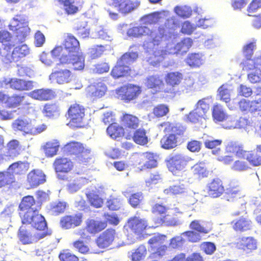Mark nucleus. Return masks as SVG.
<instances>
[{
  "label": "nucleus",
  "mask_w": 261,
  "mask_h": 261,
  "mask_svg": "<svg viewBox=\"0 0 261 261\" xmlns=\"http://www.w3.org/2000/svg\"><path fill=\"white\" fill-rule=\"evenodd\" d=\"M164 132L165 134L160 140L161 147L167 150L176 147L178 142L183 139L186 128L180 124L166 123Z\"/></svg>",
  "instance_id": "f257e3e1"
},
{
  "label": "nucleus",
  "mask_w": 261,
  "mask_h": 261,
  "mask_svg": "<svg viewBox=\"0 0 261 261\" xmlns=\"http://www.w3.org/2000/svg\"><path fill=\"white\" fill-rule=\"evenodd\" d=\"M138 57L137 53L131 52L124 54L117 60L116 64L113 67L111 75L114 79L127 76L130 74V64L136 60Z\"/></svg>",
  "instance_id": "f03ea898"
},
{
  "label": "nucleus",
  "mask_w": 261,
  "mask_h": 261,
  "mask_svg": "<svg viewBox=\"0 0 261 261\" xmlns=\"http://www.w3.org/2000/svg\"><path fill=\"white\" fill-rule=\"evenodd\" d=\"M18 216L21 225H30L37 231H44L47 229L45 218L39 213L38 210L18 211Z\"/></svg>",
  "instance_id": "7ed1b4c3"
},
{
  "label": "nucleus",
  "mask_w": 261,
  "mask_h": 261,
  "mask_svg": "<svg viewBox=\"0 0 261 261\" xmlns=\"http://www.w3.org/2000/svg\"><path fill=\"white\" fill-rule=\"evenodd\" d=\"M133 160V165L140 171L155 168L158 165L156 155L151 152L136 153Z\"/></svg>",
  "instance_id": "20e7f679"
},
{
  "label": "nucleus",
  "mask_w": 261,
  "mask_h": 261,
  "mask_svg": "<svg viewBox=\"0 0 261 261\" xmlns=\"http://www.w3.org/2000/svg\"><path fill=\"white\" fill-rule=\"evenodd\" d=\"M12 127L16 131H20L23 135H37L44 131L46 126L45 124L34 126L27 119L17 118L12 123Z\"/></svg>",
  "instance_id": "39448f33"
},
{
  "label": "nucleus",
  "mask_w": 261,
  "mask_h": 261,
  "mask_svg": "<svg viewBox=\"0 0 261 261\" xmlns=\"http://www.w3.org/2000/svg\"><path fill=\"white\" fill-rule=\"evenodd\" d=\"M35 232L27 228L25 226L21 225L18 230L17 237L23 245L31 244L38 242L47 234L46 230Z\"/></svg>",
  "instance_id": "423d86ee"
},
{
  "label": "nucleus",
  "mask_w": 261,
  "mask_h": 261,
  "mask_svg": "<svg viewBox=\"0 0 261 261\" xmlns=\"http://www.w3.org/2000/svg\"><path fill=\"white\" fill-rule=\"evenodd\" d=\"M69 122L67 125L75 127H81L85 116V109L78 103H74L69 107L67 111Z\"/></svg>",
  "instance_id": "0eeeda50"
},
{
  "label": "nucleus",
  "mask_w": 261,
  "mask_h": 261,
  "mask_svg": "<svg viewBox=\"0 0 261 261\" xmlns=\"http://www.w3.org/2000/svg\"><path fill=\"white\" fill-rule=\"evenodd\" d=\"M141 91V88L139 86L127 84L120 87L117 90V93L121 100L128 103L137 98Z\"/></svg>",
  "instance_id": "6e6552de"
},
{
  "label": "nucleus",
  "mask_w": 261,
  "mask_h": 261,
  "mask_svg": "<svg viewBox=\"0 0 261 261\" xmlns=\"http://www.w3.org/2000/svg\"><path fill=\"white\" fill-rule=\"evenodd\" d=\"M10 31L14 32L16 37L25 38L30 32L28 22L20 15H17L11 21L8 25Z\"/></svg>",
  "instance_id": "1a4fd4ad"
},
{
  "label": "nucleus",
  "mask_w": 261,
  "mask_h": 261,
  "mask_svg": "<svg viewBox=\"0 0 261 261\" xmlns=\"http://www.w3.org/2000/svg\"><path fill=\"white\" fill-rule=\"evenodd\" d=\"M210 109V105L206 102L205 98L198 100L195 108L187 116L188 120L192 123H197L202 119H204Z\"/></svg>",
  "instance_id": "9d476101"
},
{
  "label": "nucleus",
  "mask_w": 261,
  "mask_h": 261,
  "mask_svg": "<svg viewBox=\"0 0 261 261\" xmlns=\"http://www.w3.org/2000/svg\"><path fill=\"white\" fill-rule=\"evenodd\" d=\"M7 53L4 56L7 63L21 62L23 59L30 54V49L25 44H21L13 48L12 51H6Z\"/></svg>",
  "instance_id": "9b49d317"
},
{
  "label": "nucleus",
  "mask_w": 261,
  "mask_h": 261,
  "mask_svg": "<svg viewBox=\"0 0 261 261\" xmlns=\"http://www.w3.org/2000/svg\"><path fill=\"white\" fill-rule=\"evenodd\" d=\"M89 152L90 150L80 142L73 141L66 143V154L74 160L83 159Z\"/></svg>",
  "instance_id": "f8f14e48"
},
{
  "label": "nucleus",
  "mask_w": 261,
  "mask_h": 261,
  "mask_svg": "<svg viewBox=\"0 0 261 261\" xmlns=\"http://www.w3.org/2000/svg\"><path fill=\"white\" fill-rule=\"evenodd\" d=\"M2 85L9 86L11 89L18 91H29L34 87L33 82L17 78H5Z\"/></svg>",
  "instance_id": "ddd939ff"
},
{
  "label": "nucleus",
  "mask_w": 261,
  "mask_h": 261,
  "mask_svg": "<svg viewBox=\"0 0 261 261\" xmlns=\"http://www.w3.org/2000/svg\"><path fill=\"white\" fill-rule=\"evenodd\" d=\"M188 162L183 154L178 153L170 156L166 161V165L169 171L173 174H176L185 168Z\"/></svg>",
  "instance_id": "4468645a"
},
{
  "label": "nucleus",
  "mask_w": 261,
  "mask_h": 261,
  "mask_svg": "<svg viewBox=\"0 0 261 261\" xmlns=\"http://www.w3.org/2000/svg\"><path fill=\"white\" fill-rule=\"evenodd\" d=\"M46 181V176L43 171L34 169L30 171L27 176L26 182L28 189H35Z\"/></svg>",
  "instance_id": "2eb2a0df"
},
{
  "label": "nucleus",
  "mask_w": 261,
  "mask_h": 261,
  "mask_svg": "<svg viewBox=\"0 0 261 261\" xmlns=\"http://www.w3.org/2000/svg\"><path fill=\"white\" fill-rule=\"evenodd\" d=\"M117 237L115 229L108 228L99 235L95 240V243L99 248L105 249L111 245Z\"/></svg>",
  "instance_id": "dca6fc26"
},
{
  "label": "nucleus",
  "mask_w": 261,
  "mask_h": 261,
  "mask_svg": "<svg viewBox=\"0 0 261 261\" xmlns=\"http://www.w3.org/2000/svg\"><path fill=\"white\" fill-rule=\"evenodd\" d=\"M147 227L146 220L144 219H140L136 216L129 218L124 225V227L127 230H129L137 235L142 234L143 231L147 229Z\"/></svg>",
  "instance_id": "f3484780"
},
{
  "label": "nucleus",
  "mask_w": 261,
  "mask_h": 261,
  "mask_svg": "<svg viewBox=\"0 0 261 261\" xmlns=\"http://www.w3.org/2000/svg\"><path fill=\"white\" fill-rule=\"evenodd\" d=\"M139 4L132 0H112L110 6L116 8L120 13L127 15L135 10Z\"/></svg>",
  "instance_id": "a211bd4d"
},
{
  "label": "nucleus",
  "mask_w": 261,
  "mask_h": 261,
  "mask_svg": "<svg viewBox=\"0 0 261 261\" xmlns=\"http://www.w3.org/2000/svg\"><path fill=\"white\" fill-rule=\"evenodd\" d=\"M66 64L68 68L67 71L82 70L85 67V57L81 52L68 55Z\"/></svg>",
  "instance_id": "6ab92c4d"
},
{
  "label": "nucleus",
  "mask_w": 261,
  "mask_h": 261,
  "mask_svg": "<svg viewBox=\"0 0 261 261\" xmlns=\"http://www.w3.org/2000/svg\"><path fill=\"white\" fill-rule=\"evenodd\" d=\"M230 224L234 231L237 232H243L250 230L253 227V223L247 215L241 216L233 219L230 222Z\"/></svg>",
  "instance_id": "aec40b11"
},
{
  "label": "nucleus",
  "mask_w": 261,
  "mask_h": 261,
  "mask_svg": "<svg viewBox=\"0 0 261 261\" xmlns=\"http://www.w3.org/2000/svg\"><path fill=\"white\" fill-rule=\"evenodd\" d=\"M120 122L124 129L131 132L139 127L141 120L136 115L125 113L120 117Z\"/></svg>",
  "instance_id": "412c9836"
},
{
  "label": "nucleus",
  "mask_w": 261,
  "mask_h": 261,
  "mask_svg": "<svg viewBox=\"0 0 261 261\" xmlns=\"http://www.w3.org/2000/svg\"><path fill=\"white\" fill-rule=\"evenodd\" d=\"M181 214L178 208L169 209L167 212L161 217L160 221L162 224L168 226H174L179 224L178 215Z\"/></svg>",
  "instance_id": "4be33fe9"
},
{
  "label": "nucleus",
  "mask_w": 261,
  "mask_h": 261,
  "mask_svg": "<svg viewBox=\"0 0 261 261\" xmlns=\"http://www.w3.org/2000/svg\"><path fill=\"white\" fill-rule=\"evenodd\" d=\"M25 96L24 94L20 93H13L11 95H8L6 101V107L10 109H19L24 105H29L24 101Z\"/></svg>",
  "instance_id": "5701e85b"
},
{
  "label": "nucleus",
  "mask_w": 261,
  "mask_h": 261,
  "mask_svg": "<svg viewBox=\"0 0 261 261\" xmlns=\"http://www.w3.org/2000/svg\"><path fill=\"white\" fill-rule=\"evenodd\" d=\"M23 150L20 142L16 139L9 141L6 145L5 156L8 159H14L20 155Z\"/></svg>",
  "instance_id": "b1692460"
},
{
  "label": "nucleus",
  "mask_w": 261,
  "mask_h": 261,
  "mask_svg": "<svg viewBox=\"0 0 261 261\" xmlns=\"http://www.w3.org/2000/svg\"><path fill=\"white\" fill-rule=\"evenodd\" d=\"M107 90L106 85L99 82L89 85L86 89L87 95L93 98H98L103 96Z\"/></svg>",
  "instance_id": "393cba45"
},
{
  "label": "nucleus",
  "mask_w": 261,
  "mask_h": 261,
  "mask_svg": "<svg viewBox=\"0 0 261 261\" xmlns=\"http://www.w3.org/2000/svg\"><path fill=\"white\" fill-rule=\"evenodd\" d=\"M61 147V143L58 139H51L46 142L42 146L45 155L47 158H52L57 155Z\"/></svg>",
  "instance_id": "a878e982"
},
{
  "label": "nucleus",
  "mask_w": 261,
  "mask_h": 261,
  "mask_svg": "<svg viewBox=\"0 0 261 261\" xmlns=\"http://www.w3.org/2000/svg\"><path fill=\"white\" fill-rule=\"evenodd\" d=\"M236 246L239 249L250 252L257 248V242L252 237H243L238 239Z\"/></svg>",
  "instance_id": "bb28decb"
},
{
  "label": "nucleus",
  "mask_w": 261,
  "mask_h": 261,
  "mask_svg": "<svg viewBox=\"0 0 261 261\" xmlns=\"http://www.w3.org/2000/svg\"><path fill=\"white\" fill-rule=\"evenodd\" d=\"M29 95L34 99L40 101H47L54 98L55 92L49 89H38L31 91Z\"/></svg>",
  "instance_id": "cd10ccee"
},
{
  "label": "nucleus",
  "mask_w": 261,
  "mask_h": 261,
  "mask_svg": "<svg viewBox=\"0 0 261 261\" xmlns=\"http://www.w3.org/2000/svg\"><path fill=\"white\" fill-rule=\"evenodd\" d=\"M225 151L227 153L234 154L239 157H245L248 151L244 149L243 145L236 141H230L225 146Z\"/></svg>",
  "instance_id": "c85d7f7f"
},
{
  "label": "nucleus",
  "mask_w": 261,
  "mask_h": 261,
  "mask_svg": "<svg viewBox=\"0 0 261 261\" xmlns=\"http://www.w3.org/2000/svg\"><path fill=\"white\" fill-rule=\"evenodd\" d=\"M4 187L14 189L19 188L18 183L15 177L9 171L0 172V188Z\"/></svg>",
  "instance_id": "c756f323"
},
{
  "label": "nucleus",
  "mask_w": 261,
  "mask_h": 261,
  "mask_svg": "<svg viewBox=\"0 0 261 261\" xmlns=\"http://www.w3.org/2000/svg\"><path fill=\"white\" fill-rule=\"evenodd\" d=\"M125 138L128 140L133 139L136 144L141 145H146L148 142L146 130L144 128H137L133 134L131 132L128 133Z\"/></svg>",
  "instance_id": "7c9ffc66"
},
{
  "label": "nucleus",
  "mask_w": 261,
  "mask_h": 261,
  "mask_svg": "<svg viewBox=\"0 0 261 261\" xmlns=\"http://www.w3.org/2000/svg\"><path fill=\"white\" fill-rule=\"evenodd\" d=\"M224 188L222 181L219 178L214 179L207 185V193L213 198L220 196L224 192Z\"/></svg>",
  "instance_id": "2f4dec72"
},
{
  "label": "nucleus",
  "mask_w": 261,
  "mask_h": 261,
  "mask_svg": "<svg viewBox=\"0 0 261 261\" xmlns=\"http://www.w3.org/2000/svg\"><path fill=\"white\" fill-rule=\"evenodd\" d=\"M145 85L148 89L159 91L164 86L162 76L159 74L148 76L145 82Z\"/></svg>",
  "instance_id": "473e14b6"
},
{
  "label": "nucleus",
  "mask_w": 261,
  "mask_h": 261,
  "mask_svg": "<svg viewBox=\"0 0 261 261\" xmlns=\"http://www.w3.org/2000/svg\"><path fill=\"white\" fill-rule=\"evenodd\" d=\"M107 226V222L105 221L91 219L87 222L85 229L88 233L95 234L105 229Z\"/></svg>",
  "instance_id": "72a5a7b5"
},
{
  "label": "nucleus",
  "mask_w": 261,
  "mask_h": 261,
  "mask_svg": "<svg viewBox=\"0 0 261 261\" xmlns=\"http://www.w3.org/2000/svg\"><path fill=\"white\" fill-rule=\"evenodd\" d=\"M65 62L57 63L55 67V70L50 74L51 78L59 84H63L65 81Z\"/></svg>",
  "instance_id": "f704fd0d"
},
{
  "label": "nucleus",
  "mask_w": 261,
  "mask_h": 261,
  "mask_svg": "<svg viewBox=\"0 0 261 261\" xmlns=\"http://www.w3.org/2000/svg\"><path fill=\"white\" fill-rule=\"evenodd\" d=\"M13 36L7 30L0 31V43L5 51H10L15 44L12 40Z\"/></svg>",
  "instance_id": "c9c22d12"
},
{
  "label": "nucleus",
  "mask_w": 261,
  "mask_h": 261,
  "mask_svg": "<svg viewBox=\"0 0 261 261\" xmlns=\"http://www.w3.org/2000/svg\"><path fill=\"white\" fill-rule=\"evenodd\" d=\"M29 167V164L28 162L18 161L11 164L8 169L14 176L15 175L23 174L28 170Z\"/></svg>",
  "instance_id": "e433bc0d"
},
{
  "label": "nucleus",
  "mask_w": 261,
  "mask_h": 261,
  "mask_svg": "<svg viewBox=\"0 0 261 261\" xmlns=\"http://www.w3.org/2000/svg\"><path fill=\"white\" fill-rule=\"evenodd\" d=\"M165 35V30L163 27H159L158 32H153L150 30V32L147 36L149 37L148 41L153 46L159 45L161 44Z\"/></svg>",
  "instance_id": "4c0bfd02"
},
{
  "label": "nucleus",
  "mask_w": 261,
  "mask_h": 261,
  "mask_svg": "<svg viewBox=\"0 0 261 261\" xmlns=\"http://www.w3.org/2000/svg\"><path fill=\"white\" fill-rule=\"evenodd\" d=\"M36 204V200L32 195H27L22 197L18 205V211L37 210L33 207Z\"/></svg>",
  "instance_id": "58836bf2"
},
{
  "label": "nucleus",
  "mask_w": 261,
  "mask_h": 261,
  "mask_svg": "<svg viewBox=\"0 0 261 261\" xmlns=\"http://www.w3.org/2000/svg\"><path fill=\"white\" fill-rule=\"evenodd\" d=\"M53 167L58 178L64 180L65 178V159L62 157L57 158L53 163Z\"/></svg>",
  "instance_id": "ea45409f"
},
{
  "label": "nucleus",
  "mask_w": 261,
  "mask_h": 261,
  "mask_svg": "<svg viewBox=\"0 0 261 261\" xmlns=\"http://www.w3.org/2000/svg\"><path fill=\"white\" fill-rule=\"evenodd\" d=\"M182 77V74L180 72L175 71L167 73L164 79L167 85L174 87L181 83Z\"/></svg>",
  "instance_id": "a19ab883"
},
{
  "label": "nucleus",
  "mask_w": 261,
  "mask_h": 261,
  "mask_svg": "<svg viewBox=\"0 0 261 261\" xmlns=\"http://www.w3.org/2000/svg\"><path fill=\"white\" fill-rule=\"evenodd\" d=\"M189 227L191 230L203 234L208 233L212 230V225L210 223L207 222L205 225H202L200 221L197 220L192 221L189 225Z\"/></svg>",
  "instance_id": "79ce46f5"
},
{
  "label": "nucleus",
  "mask_w": 261,
  "mask_h": 261,
  "mask_svg": "<svg viewBox=\"0 0 261 261\" xmlns=\"http://www.w3.org/2000/svg\"><path fill=\"white\" fill-rule=\"evenodd\" d=\"M66 50L68 55L80 52L79 41L71 34L68 35L66 38Z\"/></svg>",
  "instance_id": "37998d69"
},
{
  "label": "nucleus",
  "mask_w": 261,
  "mask_h": 261,
  "mask_svg": "<svg viewBox=\"0 0 261 261\" xmlns=\"http://www.w3.org/2000/svg\"><path fill=\"white\" fill-rule=\"evenodd\" d=\"M150 32V29L145 26L138 25L133 27L127 31V34L129 37H141L146 36Z\"/></svg>",
  "instance_id": "c03bdc74"
},
{
  "label": "nucleus",
  "mask_w": 261,
  "mask_h": 261,
  "mask_svg": "<svg viewBox=\"0 0 261 261\" xmlns=\"http://www.w3.org/2000/svg\"><path fill=\"white\" fill-rule=\"evenodd\" d=\"M76 34L82 38H88L90 35V28L85 20L79 21L74 28Z\"/></svg>",
  "instance_id": "a18cd8bd"
},
{
  "label": "nucleus",
  "mask_w": 261,
  "mask_h": 261,
  "mask_svg": "<svg viewBox=\"0 0 261 261\" xmlns=\"http://www.w3.org/2000/svg\"><path fill=\"white\" fill-rule=\"evenodd\" d=\"M193 44V40L190 38H185L174 46L176 53L182 54L187 53Z\"/></svg>",
  "instance_id": "49530a36"
},
{
  "label": "nucleus",
  "mask_w": 261,
  "mask_h": 261,
  "mask_svg": "<svg viewBox=\"0 0 261 261\" xmlns=\"http://www.w3.org/2000/svg\"><path fill=\"white\" fill-rule=\"evenodd\" d=\"M124 128L123 126H120L117 123H111L107 127L108 134L113 139L120 137L124 134Z\"/></svg>",
  "instance_id": "de8ad7c7"
},
{
  "label": "nucleus",
  "mask_w": 261,
  "mask_h": 261,
  "mask_svg": "<svg viewBox=\"0 0 261 261\" xmlns=\"http://www.w3.org/2000/svg\"><path fill=\"white\" fill-rule=\"evenodd\" d=\"M82 0H66V13L73 15L79 11L82 6Z\"/></svg>",
  "instance_id": "09e8293b"
},
{
  "label": "nucleus",
  "mask_w": 261,
  "mask_h": 261,
  "mask_svg": "<svg viewBox=\"0 0 261 261\" xmlns=\"http://www.w3.org/2000/svg\"><path fill=\"white\" fill-rule=\"evenodd\" d=\"M147 254V249L145 245H140L134 249L130 255L132 261H140L144 258Z\"/></svg>",
  "instance_id": "8fccbe9b"
},
{
  "label": "nucleus",
  "mask_w": 261,
  "mask_h": 261,
  "mask_svg": "<svg viewBox=\"0 0 261 261\" xmlns=\"http://www.w3.org/2000/svg\"><path fill=\"white\" fill-rule=\"evenodd\" d=\"M186 192V188L184 184H178L171 186L164 190V193L167 195H181Z\"/></svg>",
  "instance_id": "3c124183"
},
{
  "label": "nucleus",
  "mask_w": 261,
  "mask_h": 261,
  "mask_svg": "<svg viewBox=\"0 0 261 261\" xmlns=\"http://www.w3.org/2000/svg\"><path fill=\"white\" fill-rule=\"evenodd\" d=\"M212 116L214 120L217 121H223L227 118V115L222 109L220 104L215 105L212 109Z\"/></svg>",
  "instance_id": "603ef678"
},
{
  "label": "nucleus",
  "mask_w": 261,
  "mask_h": 261,
  "mask_svg": "<svg viewBox=\"0 0 261 261\" xmlns=\"http://www.w3.org/2000/svg\"><path fill=\"white\" fill-rule=\"evenodd\" d=\"M65 44L64 43L61 45H56L51 51L52 56L58 59L59 62H65Z\"/></svg>",
  "instance_id": "864d4df0"
},
{
  "label": "nucleus",
  "mask_w": 261,
  "mask_h": 261,
  "mask_svg": "<svg viewBox=\"0 0 261 261\" xmlns=\"http://www.w3.org/2000/svg\"><path fill=\"white\" fill-rule=\"evenodd\" d=\"M174 11L178 17L182 18H189L192 14L191 8L186 5L177 6L174 7Z\"/></svg>",
  "instance_id": "5fc2aeb1"
},
{
  "label": "nucleus",
  "mask_w": 261,
  "mask_h": 261,
  "mask_svg": "<svg viewBox=\"0 0 261 261\" xmlns=\"http://www.w3.org/2000/svg\"><path fill=\"white\" fill-rule=\"evenodd\" d=\"M222 143L221 139H207L204 142V145L207 149H215L213 150V153L218 154L221 150L219 147L221 146Z\"/></svg>",
  "instance_id": "6e6d98bb"
},
{
  "label": "nucleus",
  "mask_w": 261,
  "mask_h": 261,
  "mask_svg": "<svg viewBox=\"0 0 261 261\" xmlns=\"http://www.w3.org/2000/svg\"><path fill=\"white\" fill-rule=\"evenodd\" d=\"M245 157H241L235 161L231 166V169L234 171L242 172L250 168L248 163L244 160Z\"/></svg>",
  "instance_id": "4d7b16f0"
},
{
  "label": "nucleus",
  "mask_w": 261,
  "mask_h": 261,
  "mask_svg": "<svg viewBox=\"0 0 261 261\" xmlns=\"http://www.w3.org/2000/svg\"><path fill=\"white\" fill-rule=\"evenodd\" d=\"M105 50L103 45H96L89 48L88 54L91 59L94 60L100 57Z\"/></svg>",
  "instance_id": "13d9d810"
},
{
  "label": "nucleus",
  "mask_w": 261,
  "mask_h": 261,
  "mask_svg": "<svg viewBox=\"0 0 261 261\" xmlns=\"http://www.w3.org/2000/svg\"><path fill=\"white\" fill-rule=\"evenodd\" d=\"M169 112V107L165 104H159L152 109V113L155 117L161 118L165 116Z\"/></svg>",
  "instance_id": "bf43d9fd"
},
{
  "label": "nucleus",
  "mask_w": 261,
  "mask_h": 261,
  "mask_svg": "<svg viewBox=\"0 0 261 261\" xmlns=\"http://www.w3.org/2000/svg\"><path fill=\"white\" fill-rule=\"evenodd\" d=\"M122 204V200L119 197L111 196L107 201V206L110 211L119 210Z\"/></svg>",
  "instance_id": "052dcab7"
},
{
  "label": "nucleus",
  "mask_w": 261,
  "mask_h": 261,
  "mask_svg": "<svg viewBox=\"0 0 261 261\" xmlns=\"http://www.w3.org/2000/svg\"><path fill=\"white\" fill-rule=\"evenodd\" d=\"M144 196L141 192H136L131 194L128 199L129 204L134 208H137L141 204Z\"/></svg>",
  "instance_id": "680f3d73"
},
{
  "label": "nucleus",
  "mask_w": 261,
  "mask_h": 261,
  "mask_svg": "<svg viewBox=\"0 0 261 261\" xmlns=\"http://www.w3.org/2000/svg\"><path fill=\"white\" fill-rule=\"evenodd\" d=\"M166 236L164 234H158L151 238L148 241V244L150 245V248L156 247L160 245H166L165 244Z\"/></svg>",
  "instance_id": "e2e57ef3"
},
{
  "label": "nucleus",
  "mask_w": 261,
  "mask_h": 261,
  "mask_svg": "<svg viewBox=\"0 0 261 261\" xmlns=\"http://www.w3.org/2000/svg\"><path fill=\"white\" fill-rule=\"evenodd\" d=\"M194 174L197 175L198 178L206 177L208 171L207 170L205 166L203 163H199L194 165L192 168Z\"/></svg>",
  "instance_id": "0e129e2a"
},
{
  "label": "nucleus",
  "mask_w": 261,
  "mask_h": 261,
  "mask_svg": "<svg viewBox=\"0 0 261 261\" xmlns=\"http://www.w3.org/2000/svg\"><path fill=\"white\" fill-rule=\"evenodd\" d=\"M43 113L48 117H52L59 115L58 107L53 103H47L44 106Z\"/></svg>",
  "instance_id": "69168bd1"
},
{
  "label": "nucleus",
  "mask_w": 261,
  "mask_h": 261,
  "mask_svg": "<svg viewBox=\"0 0 261 261\" xmlns=\"http://www.w3.org/2000/svg\"><path fill=\"white\" fill-rule=\"evenodd\" d=\"M218 95L220 99L225 103L230 101V90L224 85H221L218 90Z\"/></svg>",
  "instance_id": "338daca9"
},
{
  "label": "nucleus",
  "mask_w": 261,
  "mask_h": 261,
  "mask_svg": "<svg viewBox=\"0 0 261 261\" xmlns=\"http://www.w3.org/2000/svg\"><path fill=\"white\" fill-rule=\"evenodd\" d=\"M65 209V204L62 202H53L50 205L49 212L53 215L57 216L63 213Z\"/></svg>",
  "instance_id": "774afa93"
}]
</instances>
